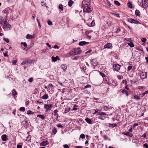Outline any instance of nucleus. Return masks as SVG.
Wrapping results in <instances>:
<instances>
[{
  "instance_id": "f257e3e1",
  "label": "nucleus",
  "mask_w": 148,
  "mask_h": 148,
  "mask_svg": "<svg viewBox=\"0 0 148 148\" xmlns=\"http://www.w3.org/2000/svg\"><path fill=\"white\" fill-rule=\"evenodd\" d=\"M82 3L84 7L83 11L84 12L89 13L92 11V8L88 2H87L85 0H84L82 2Z\"/></svg>"
},
{
  "instance_id": "f03ea898",
  "label": "nucleus",
  "mask_w": 148,
  "mask_h": 148,
  "mask_svg": "<svg viewBox=\"0 0 148 148\" xmlns=\"http://www.w3.org/2000/svg\"><path fill=\"white\" fill-rule=\"evenodd\" d=\"M121 68V70L119 72L121 73H122L125 71V69L124 67H121L120 65L118 64H115L113 66V69L117 71L120 70Z\"/></svg>"
},
{
  "instance_id": "7ed1b4c3",
  "label": "nucleus",
  "mask_w": 148,
  "mask_h": 148,
  "mask_svg": "<svg viewBox=\"0 0 148 148\" xmlns=\"http://www.w3.org/2000/svg\"><path fill=\"white\" fill-rule=\"evenodd\" d=\"M3 29L5 31L10 30L11 27V25L7 22V21L3 25Z\"/></svg>"
},
{
  "instance_id": "20e7f679",
  "label": "nucleus",
  "mask_w": 148,
  "mask_h": 148,
  "mask_svg": "<svg viewBox=\"0 0 148 148\" xmlns=\"http://www.w3.org/2000/svg\"><path fill=\"white\" fill-rule=\"evenodd\" d=\"M52 107V104H45L44 105V108L45 110V112H47L50 110Z\"/></svg>"
},
{
  "instance_id": "39448f33",
  "label": "nucleus",
  "mask_w": 148,
  "mask_h": 148,
  "mask_svg": "<svg viewBox=\"0 0 148 148\" xmlns=\"http://www.w3.org/2000/svg\"><path fill=\"white\" fill-rule=\"evenodd\" d=\"M128 21L131 23H134L136 24H140V22L132 18H129L127 20Z\"/></svg>"
},
{
  "instance_id": "423d86ee",
  "label": "nucleus",
  "mask_w": 148,
  "mask_h": 148,
  "mask_svg": "<svg viewBox=\"0 0 148 148\" xmlns=\"http://www.w3.org/2000/svg\"><path fill=\"white\" fill-rule=\"evenodd\" d=\"M32 63V60H25L23 61L21 63V65H24L27 64H28L30 65Z\"/></svg>"
},
{
  "instance_id": "0eeeda50",
  "label": "nucleus",
  "mask_w": 148,
  "mask_h": 148,
  "mask_svg": "<svg viewBox=\"0 0 148 148\" xmlns=\"http://www.w3.org/2000/svg\"><path fill=\"white\" fill-rule=\"evenodd\" d=\"M108 85L110 86L115 87L116 85V82L113 79H111Z\"/></svg>"
},
{
  "instance_id": "6e6552de",
  "label": "nucleus",
  "mask_w": 148,
  "mask_h": 148,
  "mask_svg": "<svg viewBox=\"0 0 148 148\" xmlns=\"http://www.w3.org/2000/svg\"><path fill=\"white\" fill-rule=\"evenodd\" d=\"M147 73L146 72H142L140 74V76L142 79H145L147 77Z\"/></svg>"
},
{
  "instance_id": "1a4fd4ad",
  "label": "nucleus",
  "mask_w": 148,
  "mask_h": 148,
  "mask_svg": "<svg viewBox=\"0 0 148 148\" xmlns=\"http://www.w3.org/2000/svg\"><path fill=\"white\" fill-rule=\"evenodd\" d=\"M75 55H78L81 53V50L79 48L75 49H73Z\"/></svg>"
},
{
  "instance_id": "9d476101",
  "label": "nucleus",
  "mask_w": 148,
  "mask_h": 148,
  "mask_svg": "<svg viewBox=\"0 0 148 148\" xmlns=\"http://www.w3.org/2000/svg\"><path fill=\"white\" fill-rule=\"evenodd\" d=\"M142 5L144 7H147L148 6V0H142Z\"/></svg>"
},
{
  "instance_id": "9b49d317",
  "label": "nucleus",
  "mask_w": 148,
  "mask_h": 148,
  "mask_svg": "<svg viewBox=\"0 0 148 148\" xmlns=\"http://www.w3.org/2000/svg\"><path fill=\"white\" fill-rule=\"evenodd\" d=\"M49 144V142L47 140L43 141L40 144L41 146H46L47 145Z\"/></svg>"
},
{
  "instance_id": "f8f14e48",
  "label": "nucleus",
  "mask_w": 148,
  "mask_h": 148,
  "mask_svg": "<svg viewBox=\"0 0 148 148\" xmlns=\"http://www.w3.org/2000/svg\"><path fill=\"white\" fill-rule=\"evenodd\" d=\"M7 21V20L5 18L2 17H0V24H2V23L4 24Z\"/></svg>"
},
{
  "instance_id": "ddd939ff",
  "label": "nucleus",
  "mask_w": 148,
  "mask_h": 148,
  "mask_svg": "<svg viewBox=\"0 0 148 148\" xmlns=\"http://www.w3.org/2000/svg\"><path fill=\"white\" fill-rule=\"evenodd\" d=\"M66 55L67 57L69 56H75V54L74 53V51L73 50H72L70 51L68 53L66 54Z\"/></svg>"
},
{
  "instance_id": "4468645a",
  "label": "nucleus",
  "mask_w": 148,
  "mask_h": 148,
  "mask_svg": "<svg viewBox=\"0 0 148 148\" xmlns=\"http://www.w3.org/2000/svg\"><path fill=\"white\" fill-rule=\"evenodd\" d=\"M97 62L95 59H93L91 61V63L93 66H95L97 64Z\"/></svg>"
},
{
  "instance_id": "2eb2a0df",
  "label": "nucleus",
  "mask_w": 148,
  "mask_h": 148,
  "mask_svg": "<svg viewBox=\"0 0 148 148\" xmlns=\"http://www.w3.org/2000/svg\"><path fill=\"white\" fill-rule=\"evenodd\" d=\"M110 79H109L108 77H106L104 79L103 82L104 83H105V84H107L108 85L110 82Z\"/></svg>"
},
{
  "instance_id": "dca6fc26",
  "label": "nucleus",
  "mask_w": 148,
  "mask_h": 148,
  "mask_svg": "<svg viewBox=\"0 0 148 148\" xmlns=\"http://www.w3.org/2000/svg\"><path fill=\"white\" fill-rule=\"evenodd\" d=\"M35 35H31L29 34H28L26 36V38L27 39H32L35 37Z\"/></svg>"
},
{
  "instance_id": "f3484780",
  "label": "nucleus",
  "mask_w": 148,
  "mask_h": 148,
  "mask_svg": "<svg viewBox=\"0 0 148 148\" xmlns=\"http://www.w3.org/2000/svg\"><path fill=\"white\" fill-rule=\"evenodd\" d=\"M51 59L52 60V61L53 62H55L57 60H60V58L58 56H56V57L52 56L51 57Z\"/></svg>"
},
{
  "instance_id": "a211bd4d",
  "label": "nucleus",
  "mask_w": 148,
  "mask_h": 148,
  "mask_svg": "<svg viewBox=\"0 0 148 148\" xmlns=\"http://www.w3.org/2000/svg\"><path fill=\"white\" fill-rule=\"evenodd\" d=\"M7 136L5 134H3L1 136V140L3 141H6L7 140Z\"/></svg>"
},
{
  "instance_id": "6ab92c4d",
  "label": "nucleus",
  "mask_w": 148,
  "mask_h": 148,
  "mask_svg": "<svg viewBox=\"0 0 148 148\" xmlns=\"http://www.w3.org/2000/svg\"><path fill=\"white\" fill-rule=\"evenodd\" d=\"M89 43V42L85 41H81L79 42V45L80 46H83L85 45H87Z\"/></svg>"
},
{
  "instance_id": "aec40b11",
  "label": "nucleus",
  "mask_w": 148,
  "mask_h": 148,
  "mask_svg": "<svg viewBox=\"0 0 148 148\" xmlns=\"http://www.w3.org/2000/svg\"><path fill=\"white\" fill-rule=\"evenodd\" d=\"M131 99H136V100L137 101H139L140 99V97L137 95L132 96V97H131Z\"/></svg>"
},
{
  "instance_id": "412c9836",
  "label": "nucleus",
  "mask_w": 148,
  "mask_h": 148,
  "mask_svg": "<svg viewBox=\"0 0 148 148\" xmlns=\"http://www.w3.org/2000/svg\"><path fill=\"white\" fill-rule=\"evenodd\" d=\"M112 45L111 43H108L104 46V48H109L112 47Z\"/></svg>"
},
{
  "instance_id": "4be33fe9",
  "label": "nucleus",
  "mask_w": 148,
  "mask_h": 148,
  "mask_svg": "<svg viewBox=\"0 0 148 148\" xmlns=\"http://www.w3.org/2000/svg\"><path fill=\"white\" fill-rule=\"evenodd\" d=\"M61 67L64 71H65L67 68V66L66 64H62L61 65Z\"/></svg>"
},
{
  "instance_id": "5701e85b",
  "label": "nucleus",
  "mask_w": 148,
  "mask_h": 148,
  "mask_svg": "<svg viewBox=\"0 0 148 148\" xmlns=\"http://www.w3.org/2000/svg\"><path fill=\"white\" fill-rule=\"evenodd\" d=\"M85 121L88 124H92V121L91 119L88 118H87L85 119Z\"/></svg>"
},
{
  "instance_id": "b1692460",
  "label": "nucleus",
  "mask_w": 148,
  "mask_h": 148,
  "mask_svg": "<svg viewBox=\"0 0 148 148\" xmlns=\"http://www.w3.org/2000/svg\"><path fill=\"white\" fill-rule=\"evenodd\" d=\"M124 134L128 136H130V137H132L133 135L132 133L129 132H127L126 133Z\"/></svg>"
},
{
  "instance_id": "393cba45",
  "label": "nucleus",
  "mask_w": 148,
  "mask_h": 148,
  "mask_svg": "<svg viewBox=\"0 0 148 148\" xmlns=\"http://www.w3.org/2000/svg\"><path fill=\"white\" fill-rule=\"evenodd\" d=\"M37 103H38L40 104H43V103L42 100H36L35 101Z\"/></svg>"
},
{
  "instance_id": "a878e982",
  "label": "nucleus",
  "mask_w": 148,
  "mask_h": 148,
  "mask_svg": "<svg viewBox=\"0 0 148 148\" xmlns=\"http://www.w3.org/2000/svg\"><path fill=\"white\" fill-rule=\"evenodd\" d=\"M12 95L14 97L15 95L17 94V92L14 89L12 90Z\"/></svg>"
},
{
  "instance_id": "bb28decb",
  "label": "nucleus",
  "mask_w": 148,
  "mask_h": 148,
  "mask_svg": "<svg viewBox=\"0 0 148 148\" xmlns=\"http://www.w3.org/2000/svg\"><path fill=\"white\" fill-rule=\"evenodd\" d=\"M37 117L40 118L42 120L45 119V116L43 115L38 114L37 115Z\"/></svg>"
},
{
  "instance_id": "cd10ccee",
  "label": "nucleus",
  "mask_w": 148,
  "mask_h": 148,
  "mask_svg": "<svg viewBox=\"0 0 148 148\" xmlns=\"http://www.w3.org/2000/svg\"><path fill=\"white\" fill-rule=\"evenodd\" d=\"M122 92L123 93L125 94L127 96L129 94L128 92L125 90H122Z\"/></svg>"
},
{
  "instance_id": "c85d7f7f",
  "label": "nucleus",
  "mask_w": 148,
  "mask_h": 148,
  "mask_svg": "<svg viewBox=\"0 0 148 148\" xmlns=\"http://www.w3.org/2000/svg\"><path fill=\"white\" fill-rule=\"evenodd\" d=\"M73 3V2L71 0H70L68 2V5L69 6L71 7Z\"/></svg>"
},
{
  "instance_id": "c756f323",
  "label": "nucleus",
  "mask_w": 148,
  "mask_h": 148,
  "mask_svg": "<svg viewBox=\"0 0 148 148\" xmlns=\"http://www.w3.org/2000/svg\"><path fill=\"white\" fill-rule=\"evenodd\" d=\"M48 98V96L47 95L45 94L42 97V99H47Z\"/></svg>"
},
{
  "instance_id": "7c9ffc66",
  "label": "nucleus",
  "mask_w": 148,
  "mask_h": 148,
  "mask_svg": "<svg viewBox=\"0 0 148 148\" xmlns=\"http://www.w3.org/2000/svg\"><path fill=\"white\" fill-rule=\"evenodd\" d=\"M135 13L136 15L138 16H140V12L138 10H136Z\"/></svg>"
},
{
  "instance_id": "2f4dec72",
  "label": "nucleus",
  "mask_w": 148,
  "mask_h": 148,
  "mask_svg": "<svg viewBox=\"0 0 148 148\" xmlns=\"http://www.w3.org/2000/svg\"><path fill=\"white\" fill-rule=\"evenodd\" d=\"M73 110H77V108H76V107H77V105L76 104H74L73 105Z\"/></svg>"
},
{
  "instance_id": "473e14b6",
  "label": "nucleus",
  "mask_w": 148,
  "mask_h": 148,
  "mask_svg": "<svg viewBox=\"0 0 148 148\" xmlns=\"http://www.w3.org/2000/svg\"><path fill=\"white\" fill-rule=\"evenodd\" d=\"M109 126H111L113 127H114L117 126V125L116 123H113V124H109Z\"/></svg>"
},
{
  "instance_id": "72a5a7b5",
  "label": "nucleus",
  "mask_w": 148,
  "mask_h": 148,
  "mask_svg": "<svg viewBox=\"0 0 148 148\" xmlns=\"http://www.w3.org/2000/svg\"><path fill=\"white\" fill-rule=\"evenodd\" d=\"M70 108H65V111H64V113L65 114H66L67 113L69 112L70 110Z\"/></svg>"
},
{
  "instance_id": "f704fd0d",
  "label": "nucleus",
  "mask_w": 148,
  "mask_h": 148,
  "mask_svg": "<svg viewBox=\"0 0 148 148\" xmlns=\"http://www.w3.org/2000/svg\"><path fill=\"white\" fill-rule=\"evenodd\" d=\"M127 44L130 47H133L134 46V45L132 42H131L129 43L128 42L127 43Z\"/></svg>"
},
{
  "instance_id": "c9c22d12",
  "label": "nucleus",
  "mask_w": 148,
  "mask_h": 148,
  "mask_svg": "<svg viewBox=\"0 0 148 148\" xmlns=\"http://www.w3.org/2000/svg\"><path fill=\"white\" fill-rule=\"evenodd\" d=\"M99 74L101 75L103 77H105L106 75L104 73H103L102 72L99 71Z\"/></svg>"
},
{
  "instance_id": "e433bc0d",
  "label": "nucleus",
  "mask_w": 148,
  "mask_h": 148,
  "mask_svg": "<svg viewBox=\"0 0 148 148\" xmlns=\"http://www.w3.org/2000/svg\"><path fill=\"white\" fill-rule=\"evenodd\" d=\"M127 6H128L130 8H132V3L130 2H129L127 3Z\"/></svg>"
},
{
  "instance_id": "4c0bfd02",
  "label": "nucleus",
  "mask_w": 148,
  "mask_h": 148,
  "mask_svg": "<svg viewBox=\"0 0 148 148\" xmlns=\"http://www.w3.org/2000/svg\"><path fill=\"white\" fill-rule=\"evenodd\" d=\"M103 109L105 111H108L109 109V108L106 106H104L103 107Z\"/></svg>"
},
{
  "instance_id": "58836bf2",
  "label": "nucleus",
  "mask_w": 148,
  "mask_h": 148,
  "mask_svg": "<svg viewBox=\"0 0 148 148\" xmlns=\"http://www.w3.org/2000/svg\"><path fill=\"white\" fill-rule=\"evenodd\" d=\"M27 114H34V112L30 110H29L27 111Z\"/></svg>"
},
{
  "instance_id": "ea45409f",
  "label": "nucleus",
  "mask_w": 148,
  "mask_h": 148,
  "mask_svg": "<svg viewBox=\"0 0 148 148\" xmlns=\"http://www.w3.org/2000/svg\"><path fill=\"white\" fill-rule=\"evenodd\" d=\"M59 8L60 10H63V7L62 5L61 4H59Z\"/></svg>"
},
{
  "instance_id": "a19ab883",
  "label": "nucleus",
  "mask_w": 148,
  "mask_h": 148,
  "mask_svg": "<svg viewBox=\"0 0 148 148\" xmlns=\"http://www.w3.org/2000/svg\"><path fill=\"white\" fill-rule=\"evenodd\" d=\"M52 131L53 133L54 134H56L57 132V130L56 128H54L52 129Z\"/></svg>"
},
{
  "instance_id": "79ce46f5",
  "label": "nucleus",
  "mask_w": 148,
  "mask_h": 148,
  "mask_svg": "<svg viewBox=\"0 0 148 148\" xmlns=\"http://www.w3.org/2000/svg\"><path fill=\"white\" fill-rule=\"evenodd\" d=\"M114 3L118 6H119L120 5V3L119 1H114Z\"/></svg>"
},
{
  "instance_id": "37998d69",
  "label": "nucleus",
  "mask_w": 148,
  "mask_h": 148,
  "mask_svg": "<svg viewBox=\"0 0 148 148\" xmlns=\"http://www.w3.org/2000/svg\"><path fill=\"white\" fill-rule=\"evenodd\" d=\"M91 26H94L95 25V20H93L91 23Z\"/></svg>"
},
{
  "instance_id": "c03bdc74",
  "label": "nucleus",
  "mask_w": 148,
  "mask_h": 148,
  "mask_svg": "<svg viewBox=\"0 0 148 148\" xmlns=\"http://www.w3.org/2000/svg\"><path fill=\"white\" fill-rule=\"evenodd\" d=\"M117 78L119 79H123V77L121 75H118L117 76Z\"/></svg>"
},
{
  "instance_id": "a18cd8bd",
  "label": "nucleus",
  "mask_w": 148,
  "mask_h": 148,
  "mask_svg": "<svg viewBox=\"0 0 148 148\" xmlns=\"http://www.w3.org/2000/svg\"><path fill=\"white\" fill-rule=\"evenodd\" d=\"M21 45H23L24 46V47H27V44L25 42H21Z\"/></svg>"
},
{
  "instance_id": "49530a36",
  "label": "nucleus",
  "mask_w": 148,
  "mask_h": 148,
  "mask_svg": "<svg viewBox=\"0 0 148 148\" xmlns=\"http://www.w3.org/2000/svg\"><path fill=\"white\" fill-rule=\"evenodd\" d=\"M98 111V109H97V110H95V109H94V110L92 111V113L93 114H95Z\"/></svg>"
},
{
  "instance_id": "de8ad7c7",
  "label": "nucleus",
  "mask_w": 148,
  "mask_h": 148,
  "mask_svg": "<svg viewBox=\"0 0 148 148\" xmlns=\"http://www.w3.org/2000/svg\"><path fill=\"white\" fill-rule=\"evenodd\" d=\"M3 40L7 43H8L9 42V40L7 38H3Z\"/></svg>"
},
{
  "instance_id": "09e8293b",
  "label": "nucleus",
  "mask_w": 148,
  "mask_h": 148,
  "mask_svg": "<svg viewBox=\"0 0 148 148\" xmlns=\"http://www.w3.org/2000/svg\"><path fill=\"white\" fill-rule=\"evenodd\" d=\"M80 137L81 138L83 139L85 138V136L84 134H82L80 135Z\"/></svg>"
},
{
  "instance_id": "8fccbe9b",
  "label": "nucleus",
  "mask_w": 148,
  "mask_h": 148,
  "mask_svg": "<svg viewBox=\"0 0 148 148\" xmlns=\"http://www.w3.org/2000/svg\"><path fill=\"white\" fill-rule=\"evenodd\" d=\"M91 87V85L90 84H87L86 86H85V88H90Z\"/></svg>"
},
{
  "instance_id": "3c124183",
  "label": "nucleus",
  "mask_w": 148,
  "mask_h": 148,
  "mask_svg": "<svg viewBox=\"0 0 148 148\" xmlns=\"http://www.w3.org/2000/svg\"><path fill=\"white\" fill-rule=\"evenodd\" d=\"M17 60H13L12 61V63L13 64L15 65L16 64V63L17 62Z\"/></svg>"
},
{
  "instance_id": "603ef678",
  "label": "nucleus",
  "mask_w": 148,
  "mask_h": 148,
  "mask_svg": "<svg viewBox=\"0 0 148 148\" xmlns=\"http://www.w3.org/2000/svg\"><path fill=\"white\" fill-rule=\"evenodd\" d=\"M103 137L105 140H106L108 139V137L106 135H104L103 136Z\"/></svg>"
},
{
  "instance_id": "864d4df0",
  "label": "nucleus",
  "mask_w": 148,
  "mask_h": 148,
  "mask_svg": "<svg viewBox=\"0 0 148 148\" xmlns=\"http://www.w3.org/2000/svg\"><path fill=\"white\" fill-rule=\"evenodd\" d=\"M47 23H48V24L49 25H52L53 24L52 22L51 21H50V20H48L47 21Z\"/></svg>"
},
{
  "instance_id": "5fc2aeb1",
  "label": "nucleus",
  "mask_w": 148,
  "mask_h": 148,
  "mask_svg": "<svg viewBox=\"0 0 148 148\" xmlns=\"http://www.w3.org/2000/svg\"><path fill=\"white\" fill-rule=\"evenodd\" d=\"M20 110L21 111H24L25 110V108L24 107H22L20 108Z\"/></svg>"
},
{
  "instance_id": "6e6d98bb",
  "label": "nucleus",
  "mask_w": 148,
  "mask_h": 148,
  "mask_svg": "<svg viewBox=\"0 0 148 148\" xmlns=\"http://www.w3.org/2000/svg\"><path fill=\"white\" fill-rule=\"evenodd\" d=\"M54 116H56V119H57L58 118V117H59V116L58 115V114L57 113H54Z\"/></svg>"
},
{
  "instance_id": "4d7b16f0",
  "label": "nucleus",
  "mask_w": 148,
  "mask_h": 148,
  "mask_svg": "<svg viewBox=\"0 0 148 148\" xmlns=\"http://www.w3.org/2000/svg\"><path fill=\"white\" fill-rule=\"evenodd\" d=\"M106 5L107 6L109 7L110 6L111 3L108 1H107Z\"/></svg>"
},
{
  "instance_id": "13d9d810",
  "label": "nucleus",
  "mask_w": 148,
  "mask_h": 148,
  "mask_svg": "<svg viewBox=\"0 0 148 148\" xmlns=\"http://www.w3.org/2000/svg\"><path fill=\"white\" fill-rule=\"evenodd\" d=\"M112 14L114 16H115L116 17H119V14H114V13H112Z\"/></svg>"
},
{
  "instance_id": "bf43d9fd",
  "label": "nucleus",
  "mask_w": 148,
  "mask_h": 148,
  "mask_svg": "<svg viewBox=\"0 0 148 148\" xmlns=\"http://www.w3.org/2000/svg\"><path fill=\"white\" fill-rule=\"evenodd\" d=\"M147 93H148V90L144 92L142 94V97L144 96L146 94H147Z\"/></svg>"
},
{
  "instance_id": "052dcab7",
  "label": "nucleus",
  "mask_w": 148,
  "mask_h": 148,
  "mask_svg": "<svg viewBox=\"0 0 148 148\" xmlns=\"http://www.w3.org/2000/svg\"><path fill=\"white\" fill-rule=\"evenodd\" d=\"M63 146L64 148H69V147L67 145H63Z\"/></svg>"
},
{
  "instance_id": "680f3d73",
  "label": "nucleus",
  "mask_w": 148,
  "mask_h": 148,
  "mask_svg": "<svg viewBox=\"0 0 148 148\" xmlns=\"http://www.w3.org/2000/svg\"><path fill=\"white\" fill-rule=\"evenodd\" d=\"M31 136H30V135H29L28 137H27V140L29 141H30L31 140Z\"/></svg>"
},
{
  "instance_id": "e2e57ef3",
  "label": "nucleus",
  "mask_w": 148,
  "mask_h": 148,
  "mask_svg": "<svg viewBox=\"0 0 148 148\" xmlns=\"http://www.w3.org/2000/svg\"><path fill=\"white\" fill-rule=\"evenodd\" d=\"M127 82L126 80H123L122 82V84H125V85L127 84Z\"/></svg>"
},
{
  "instance_id": "0e129e2a",
  "label": "nucleus",
  "mask_w": 148,
  "mask_h": 148,
  "mask_svg": "<svg viewBox=\"0 0 148 148\" xmlns=\"http://www.w3.org/2000/svg\"><path fill=\"white\" fill-rule=\"evenodd\" d=\"M53 87V85L52 84H49L48 86V88H51V89H52V87Z\"/></svg>"
},
{
  "instance_id": "69168bd1",
  "label": "nucleus",
  "mask_w": 148,
  "mask_h": 148,
  "mask_svg": "<svg viewBox=\"0 0 148 148\" xmlns=\"http://www.w3.org/2000/svg\"><path fill=\"white\" fill-rule=\"evenodd\" d=\"M143 146L145 147L146 148H148V145L147 143H145L143 145Z\"/></svg>"
},
{
  "instance_id": "338daca9",
  "label": "nucleus",
  "mask_w": 148,
  "mask_h": 148,
  "mask_svg": "<svg viewBox=\"0 0 148 148\" xmlns=\"http://www.w3.org/2000/svg\"><path fill=\"white\" fill-rule=\"evenodd\" d=\"M33 78L32 77H31L29 79L28 81L29 82H31L33 81Z\"/></svg>"
},
{
  "instance_id": "774afa93",
  "label": "nucleus",
  "mask_w": 148,
  "mask_h": 148,
  "mask_svg": "<svg viewBox=\"0 0 148 148\" xmlns=\"http://www.w3.org/2000/svg\"><path fill=\"white\" fill-rule=\"evenodd\" d=\"M54 49H58L59 48V47L57 45H55L53 47Z\"/></svg>"
}]
</instances>
